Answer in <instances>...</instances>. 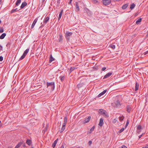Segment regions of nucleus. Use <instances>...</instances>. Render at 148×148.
<instances>
[{"instance_id": "1", "label": "nucleus", "mask_w": 148, "mask_h": 148, "mask_svg": "<svg viewBox=\"0 0 148 148\" xmlns=\"http://www.w3.org/2000/svg\"><path fill=\"white\" fill-rule=\"evenodd\" d=\"M50 86L51 87V90L53 91L55 88V83L54 82H52L50 83L48 82H47V87L48 88L49 86Z\"/></svg>"}, {"instance_id": "2", "label": "nucleus", "mask_w": 148, "mask_h": 148, "mask_svg": "<svg viewBox=\"0 0 148 148\" xmlns=\"http://www.w3.org/2000/svg\"><path fill=\"white\" fill-rule=\"evenodd\" d=\"M72 34V32L66 31L65 34V37L66 39L69 40L70 39V36H71Z\"/></svg>"}, {"instance_id": "3", "label": "nucleus", "mask_w": 148, "mask_h": 148, "mask_svg": "<svg viewBox=\"0 0 148 148\" xmlns=\"http://www.w3.org/2000/svg\"><path fill=\"white\" fill-rule=\"evenodd\" d=\"M99 113L101 114L104 115L106 117L108 116V115L106 114V112L103 110L102 109H100L99 110Z\"/></svg>"}, {"instance_id": "4", "label": "nucleus", "mask_w": 148, "mask_h": 148, "mask_svg": "<svg viewBox=\"0 0 148 148\" xmlns=\"http://www.w3.org/2000/svg\"><path fill=\"white\" fill-rule=\"evenodd\" d=\"M102 2L104 5H106L111 3V0H103Z\"/></svg>"}, {"instance_id": "5", "label": "nucleus", "mask_w": 148, "mask_h": 148, "mask_svg": "<svg viewBox=\"0 0 148 148\" xmlns=\"http://www.w3.org/2000/svg\"><path fill=\"white\" fill-rule=\"evenodd\" d=\"M112 72H109L106 74L104 77L103 79H105L110 77L112 74Z\"/></svg>"}, {"instance_id": "6", "label": "nucleus", "mask_w": 148, "mask_h": 148, "mask_svg": "<svg viewBox=\"0 0 148 148\" xmlns=\"http://www.w3.org/2000/svg\"><path fill=\"white\" fill-rule=\"evenodd\" d=\"M75 11L77 12H78L79 10V6L78 3L77 2H76L75 4Z\"/></svg>"}, {"instance_id": "7", "label": "nucleus", "mask_w": 148, "mask_h": 148, "mask_svg": "<svg viewBox=\"0 0 148 148\" xmlns=\"http://www.w3.org/2000/svg\"><path fill=\"white\" fill-rule=\"evenodd\" d=\"M37 20H38V19L37 18H36L34 19V21L32 23V26H31L32 28H33L34 27L37 21Z\"/></svg>"}, {"instance_id": "8", "label": "nucleus", "mask_w": 148, "mask_h": 148, "mask_svg": "<svg viewBox=\"0 0 148 148\" xmlns=\"http://www.w3.org/2000/svg\"><path fill=\"white\" fill-rule=\"evenodd\" d=\"M127 109V111L128 113H130L132 110V108L130 106H127L126 107Z\"/></svg>"}, {"instance_id": "9", "label": "nucleus", "mask_w": 148, "mask_h": 148, "mask_svg": "<svg viewBox=\"0 0 148 148\" xmlns=\"http://www.w3.org/2000/svg\"><path fill=\"white\" fill-rule=\"evenodd\" d=\"M91 119V116H89L88 117V118L86 119L84 121V123H87Z\"/></svg>"}, {"instance_id": "10", "label": "nucleus", "mask_w": 148, "mask_h": 148, "mask_svg": "<svg viewBox=\"0 0 148 148\" xmlns=\"http://www.w3.org/2000/svg\"><path fill=\"white\" fill-rule=\"evenodd\" d=\"M27 4L25 2H23L20 7L21 9L23 8L25 6H26Z\"/></svg>"}, {"instance_id": "11", "label": "nucleus", "mask_w": 148, "mask_h": 148, "mask_svg": "<svg viewBox=\"0 0 148 148\" xmlns=\"http://www.w3.org/2000/svg\"><path fill=\"white\" fill-rule=\"evenodd\" d=\"M107 91V90H105L102 92H101L100 93L98 96V97H101L102 95H103L105 94Z\"/></svg>"}, {"instance_id": "12", "label": "nucleus", "mask_w": 148, "mask_h": 148, "mask_svg": "<svg viewBox=\"0 0 148 148\" xmlns=\"http://www.w3.org/2000/svg\"><path fill=\"white\" fill-rule=\"evenodd\" d=\"M103 124V119L102 118H101L99 120V125L100 126H102Z\"/></svg>"}, {"instance_id": "13", "label": "nucleus", "mask_w": 148, "mask_h": 148, "mask_svg": "<svg viewBox=\"0 0 148 148\" xmlns=\"http://www.w3.org/2000/svg\"><path fill=\"white\" fill-rule=\"evenodd\" d=\"M49 17H46L44 19L43 23L44 24H46L47 22L49 21Z\"/></svg>"}, {"instance_id": "14", "label": "nucleus", "mask_w": 148, "mask_h": 148, "mask_svg": "<svg viewBox=\"0 0 148 148\" xmlns=\"http://www.w3.org/2000/svg\"><path fill=\"white\" fill-rule=\"evenodd\" d=\"M23 143V141H21L19 143L15 146V147L16 148H18Z\"/></svg>"}, {"instance_id": "15", "label": "nucleus", "mask_w": 148, "mask_h": 148, "mask_svg": "<svg viewBox=\"0 0 148 148\" xmlns=\"http://www.w3.org/2000/svg\"><path fill=\"white\" fill-rule=\"evenodd\" d=\"M115 105L116 107H119L121 106V103L119 100H117L115 103Z\"/></svg>"}, {"instance_id": "16", "label": "nucleus", "mask_w": 148, "mask_h": 148, "mask_svg": "<svg viewBox=\"0 0 148 148\" xmlns=\"http://www.w3.org/2000/svg\"><path fill=\"white\" fill-rule=\"evenodd\" d=\"M59 78L61 82H63L64 80L65 77L64 75L60 76L59 77Z\"/></svg>"}, {"instance_id": "17", "label": "nucleus", "mask_w": 148, "mask_h": 148, "mask_svg": "<svg viewBox=\"0 0 148 148\" xmlns=\"http://www.w3.org/2000/svg\"><path fill=\"white\" fill-rule=\"evenodd\" d=\"M58 140V138L53 143L52 146V147L53 148H54L55 147L57 143Z\"/></svg>"}, {"instance_id": "18", "label": "nucleus", "mask_w": 148, "mask_h": 148, "mask_svg": "<svg viewBox=\"0 0 148 148\" xmlns=\"http://www.w3.org/2000/svg\"><path fill=\"white\" fill-rule=\"evenodd\" d=\"M63 10L62 9V10H61V11H60V14H59V17H58V19L59 20H60V19L61 18V17L62 16V13L63 12Z\"/></svg>"}, {"instance_id": "19", "label": "nucleus", "mask_w": 148, "mask_h": 148, "mask_svg": "<svg viewBox=\"0 0 148 148\" xmlns=\"http://www.w3.org/2000/svg\"><path fill=\"white\" fill-rule=\"evenodd\" d=\"M54 60H55L54 58L53 57L52 55L51 54L50 55V57L49 58V62L51 63Z\"/></svg>"}, {"instance_id": "20", "label": "nucleus", "mask_w": 148, "mask_h": 148, "mask_svg": "<svg viewBox=\"0 0 148 148\" xmlns=\"http://www.w3.org/2000/svg\"><path fill=\"white\" fill-rule=\"evenodd\" d=\"M139 84H138L137 82L135 84V90L136 91L139 88Z\"/></svg>"}, {"instance_id": "21", "label": "nucleus", "mask_w": 148, "mask_h": 148, "mask_svg": "<svg viewBox=\"0 0 148 148\" xmlns=\"http://www.w3.org/2000/svg\"><path fill=\"white\" fill-rule=\"evenodd\" d=\"M21 0H17L16 3V5L14 7L15 8L16 6H18L20 4V3H21Z\"/></svg>"}, {"instance_id": "22", "label": "nucleus", "mask_w": 148, "mask_h": 148, "mask_svg": "<svg viewBox=\"0 0 148 148\" xmlns=\"http://www.w3.org/2000/svg\"><path fill=\"white\" fill-rule=\"evenodd\" d=\"M6 35V34L5 33L2 34L0 36V39H3Z\"/></svg>"}, {"instance_id": "23", "label": "nucleus", "mask_w": 148, "mask_h": 148, "mask_svg": "<svg viewBox=\"0 0 148 148\" xmlns=\"http://www.w3.org/2000/svg\"><path fill=\"white\" fill-rule=\"evenodd\" d=\"M135 6V5L134 3L131 4L130 5V8L131 10L133 9Z\"/></svg>"}, {"instance_id": "24", "label": "nucleus", "mask_w": 148, "mask_h": 148, "mask_svg": "<svg viewBox=\"0 0 148 148\" xmlns=\"http://www.w3.org/2000/svg\"><path fill=\"white\" fill-rule=\"evenodd\" d=\"M86 11L87 13L89 16H90L92 15V13L88 9H86Z\"/></svg>"}, {"instance_id": "25", "label": "nucleus", "mask_w": 148, "mask_h": 148, "mask_svg": "<svg viewBox=\"0 0 148 148\" xmlns=\"http://www.w3.org/2000/svg\"><path fill=\"white\" fill-rule=\"evenodd\" d=\"M26 143L28 145H30L32 143L31 140L29 139H27L26 141Z\"/></svg>"}, {"instance_id": "26", "label": "nucleus", "mask_w": 148, "mask_h": 148, "mask_svg": "<svg viewBox=\"0 0 148 148\" xmlns=\"http://www.w3.org/2000/svg\"><path fill=\"white\" fill-rule=\"evenodd\" d=\"M128 6V4H126L123 5L122 6V9H126Z\"/></svg>"}, {"instance_id": "27", "label": "nucleus", "mask_w": 148, "mask_h": 148, "mask_svg": "<svg viewBox=\"0 0 148 148\" xmlns=\"http://www.w3.org/2000/svg\"><path fill=\"white\" fill-rule=\"evenodd\" d=\"M29 49H27L24 52V53H23L24 55H25L26 56L27 55V53H28V52H29Z\"/></svg>"}, {"instance_id": "28", "label": "nucleus", "mask_w": 148, "mask_h": 148, "mask_svg": "<svg viewBox=\"0 0 148 148\" xmlns=\"http://www.w3.org/2000/svg\"><path fill=\"white\" fill-rule=\"evenodd\" d=\"M142 20V18H140L138 19V20H137L136 21V23L137 24H138L139 23H140Z\"/></svg>"}, {"instance_id": "29", "label": "nucleus", "mask_w": 148, "mask_h": 148, "mask_svg": "<svg viewBox=\"0 0 148 148\" xmlns=\"http://www.w3.org/2000/svg\"><path fill=\"white\" fill-rule=\"evenodd\" d=\"M77 69L75 67H71L70 68V72L71 73L72 71H73L74 70L76 69Z\"/></svg>"}, {"instance_id": "30", "label": "nucleus", "mask_w": 148, "mask_h": 148, "mask_svg": "<svg viewBox=\"0 0 148 148\" xmlns=\"http://www.w3.org/2000/svg\"><path fill=\"white\" fill-rule=\"evenodd\" d=\"M59 36H60V37L58 39L59 40V41L60 42H61L62 41V40H63L62 36L61 34H60V35H59Z\"/></svg>"}, {"instance_id": "31", "label": "nucleus", "mask_w": 148, "mask_h": 148, "mask_svg": "<svg viewBox=\"0 0 148 148\" xmlns=\"http://www.w3.org/2000/svg\"><path fill=\"white\" fill-rule=\"evenodd\" d=\"M137 130H140L142 129L143 128L141 125H139L137 126Z\"/></svg>"}, {"instance_id": "32", "label": "nucleus", "mask_w": 148, "mask_h": 148, "mask_svg": "<svg viewBox=\"0 0 148 148\" xmlns=\"http://www.w3.org/2000/svg\"><path fill=\"white\" fill-rule=\"evenodd\" d=\"M124 119V116L123 115L119 117V119L120 121H122Z\"/></svg>"}, {"instance_id": "33", "label": "nucleus", "mask_w": 148, "mask_h": 148, "mask_svg": "<svg viewBox=\"0 0 148 148\" xmlns=\"http://www.w3.org/2000/svg\"><path fill=\"white\" fill-rule=\"evenodd\" d=\"M18 10L17 8H16L15 9L12 10L11 11V13H12L16 11H18Z\"/></svg>"}, {"instance_id": "34", "label": "nucleus", "mask_w": 148, "mask_h": 148, "mask_svg": "<svg viewBox=\"0 0 148 148\" xmlns=\"http://www.w3.org/2000/svg\"><path fill=\"white\" fill-rule=\"evenodd\" d=\"M65 128V126H62V127L60 130V133L62 132L64 130Z\"/></svg>"}, {"instance_id": "35", "label": "nucleus", "mask_w": 148, "mask_h": 148, "mask_svg": "<svg viewBox=\"0 0 148 148\" xmlns=\"http://www.w3.org/2000/svg\"><path fill=\"white\" fill-rule=\"evenodd\" d=\"M110 47L113 49H114L115 48V46L112 44L110 45Z\"/></svg>"}, {"instance_id": "36", "label": "nucleus", "mask_w": 148, "mask_h": 148, "mask_svg": "<svg viewBox=\"0 0 148 148\" xmlns=\"http://www.w3.org/2000/svg\"><path fill=\"white\" fill-rule=\"evenodd\" d=\"M95 128V126H93L90 129V133H91V132L93 131Z\"/></svg>"}, {"instance_id": "37", "label": "nucleus", "mask_w": 148, "mask_h": 148, "mask_svg": "<svg viewBox=\"0 0 148 148\" xmlns=\"http://www.w3.org/2000/svg\"><path fill=\"white\" fill-rule=\"evenodd\" d=\"M26 56L25 55H24L23 54L22 55V56L20 58V60H21L23 59Z\"/></svg>"}, {"instance_id": "38", "label": "nucleus", "mask_w": 148, "mask_h": 148, "mask_svg": "<svg viewBox=\"0 0 148 148\" xmlns=\"http://www.w3.org/2000/svg\"><path fill=\"white\" fill-rule=\"evenodd\" d=\"M129 120H127L126 123V124L125 126V128H126L127 127V126L129 124Z\"/></svg>"}, {"instance_id": "39", "label": "nucleus", "mask_w": 148, "mask_h": 148, "mask_svg": "<svg viewBox=\"0 0 148 148\" xmlns=\"http://www.w3.org/2000/svg\"><path fill=\"white\" fill-rule=\"evenodd\" d=\"M67 118L66 116H65L64 119V123H66L67 122Z\"/></svg>"}, {"instance_id": "40", "label": "nucleus", "mask_w": 148, "mask_h": 148, "mask_svg": "<svg viewBox=\"0 0 148 148\" xmlns=\"http://www.w3.org/2000/svg\"><path fill=\"white\" fill-rule=\"evenodd\" d=\"M124 128H122L120 130L119 132V133H121L122 132L124 131Z\"/></svg>"}, {"instance_id": "41", "label": "nucleus", "mask_w": 148, "mask_h": 148, "mask_svg": "<svg viewBox=\"0 0 148 148\" xmlns=\"http://www.w3.org/2000/svg\"><path fill=\"white\" fill-rule=\"evenodd\" d=\"M92 143V141L91 140H90L88 142V144L90 146Z\"/></svg>"}, {"instance_id": "42", "label": "nucleus", "mask_w": 148, "mask_h": 148, "mask_svg": "<svg viewBox=\"0 0 148 148\" xmlns=\"http://www.w3.org/2000/svg\"><path fill=\"white\" fill-rule=\"evenodd\" d=\"M3 32H4L3 29V28H1L0 29V33H2Z\"/></svg>"}, {"instance_id": "43", "label": "nucleus", "mask_w": 148, "mask_h": 148, "mask_svg": "<svg viewBox=\"0 0 148 148\" xmlns=\"http://www.w3.org/2000/svg\"><path fill=\"white\" fill-rule=\"evenodd\" d=\"M3 60V57L2 56H0V61H2Z\"/></svg>"}, {"instance_id": "44", "label": "nucleus", "mask_w": 148, "mask_h": 148, "mask_svg": "<svg viewBox=\"0 0 148 148\" xmlns=\"http://www.w3.org/2000/svg\"><path fill=\"white\" fill-rule=\"evenodd\" d=\"M93 69L95 70H97L98 69V67H93Z\"/></svg>"}, {"instance_id": "45", "label": "nucleus", "mask_w": 148, "mask_h": 148, "mask_svg": "<svg viewBox=\"0 0 148 148\" xmlns=\"http://www.w3.org/2000/svg\"><path fill=\"white\" fill-rule=\"evenodd\" d=\"M106 69V67H103L102 69V71H104L105 69Z\"/></svg>"}, {"instance_id": "46", "label": "nucleus", "mask_w": 148, "mask_h": 148, "mask_svg": "<svg viewBox=\"0 0 148 148\" xmlns=\"http://www.w3.org/2000/svg\"><path fill=\"white\" fill-rule=\"evenodd\" d=\"M10 45V43L9 42H8L7 43V44L6 45V46L7 47H9V46Z\"/></svg>"}, {"instance_id": "47", "label": "nucleus", "mask_w": 148, "mask_h": 148, "mask_svg": "<svg viewBox=\"0 0 148 148\" xmlns=\"http://www.w3.org/2000/svg\"><path fill=\"white\" fill-rule=\"evenodd\" d=\"M143 133L141 135H139V136H138V138H139V139H140V138L142 136H143Z\"/></svg>"}, {"instance_id": "48", "label": "nucleus", "mask_w": 148, "mask_h": 148, "mask_svg": "<svg viewBox=\"0 0 148 148\" xmlns=\"http://www.w3.org/2000/svg\"><path fill=\"white\" fill-rule=\"evenodd\" d=\"M122 148H127V147L123 145L122 146Z\"/></svg>"}, {"instance_id": "49", "label": "nucleus", "mask_w": 148, "mask_h": 148, "mask_svg": "<svg viewBox=\"0 0 148 148\" xmlns=\"http://www.w3.org/2000/svg\"><path fill=\"white\" fill-rule=\"evenodd\" d=\"M42 24V23H41V26L40 27H44L45 26V24Z\"/></svg>"}, {"instance_id": "50", "label": "nucleus", "mask_w": 148, "mask_h": 148, "mask_svg": "<svg viewBox=\"0 0 148 148\" xmlns=\"http://www.w3.org/2000/svg\"><path fill=\"white\" fill-rule=\"evenodd\" d=\"M66 123H63V125H62L63 126H65L66 125Z\"/></svg>"}, {"instance_id": "51", "label": "nucleus", "mask_w": 148, "mask_h": 148, "mask_svg": "<svg viewBox=\"0 0 148 148\" xmlns=\"http://www.w3.org/2000/svg\"><path fill=\"white\" fill-rule=\"evenodd\" d=\"M147 53H148V51H147L146 52H145V53H144V55H146Z\"/></svg>"}, {"instance_id": "52", "label": "nucleus", "mask_w": 148, "mask_h": 148, "mask_svg": "<svg viewBox=\"0 0 148 148\" xmlns=\"http://www.w3.org/2000/svg\"><path fill=\"white\" fill-rule=\"evenodd\" d=\"M145 147H146V148H148V144L146 145Z\"/></svg>"}, {"instance_id": "53", "label": "nucleus", "mask_w": 148, "mask_h": 148, "mask_svg": "<svg viewBox=\"0 0 148 148\" xmlns=\"http://www.w3.org/2000/svg\"><path fill=\"white\" fill-rule=\"evenodd\" d=\"M23 147H25V143L23 144Z\"/></svg>"}, {"instance_id": "54", "label": "nucleus", "mask_w": 148, "mask_h": 148, "mask_svg": "<svg viewBox=\"0 0 148 148\" xmlns=\"http://www.w3.org/2000/svg\"><path fill=\"white\" fill-rule=\"evenodd\" d=\"M116 121H117V120L115 119L113 121H114V123H115V122H116Z\"/></svg>"}, {"instance_id": "55", "label": "nucleus", "mask_w": 148, "mask_h": 148, "mask_svg": "<svg viewBox=\"0 0 148 148\" xmlns=\"http://www.w3.org/2000/svg\"><path fill=\"white\" fill-rule=\"evenodd\" d=\"M71 1H72L70 0L68 2V3L69 4H70L71 3Z\"/></svg>"}, {"instance_id": "56", "label": "nucleus", "mask_w": 148, "mask_h": 148, "mask_svg": "<svg viewBox=\"0 0 148 148\" xmlns=\"http://www.w3.org/2000/svg\"><path fill=\"white\" fill-rule=\"evenodd\" d=\"M141 131V130H138V131H137V133H139V132H140Z\"/></svg>"}, {"instance_id": "57", "label": "nucleus", "mask_w": 148, "mask_h": 148, "mask_svg": "<svg viewBox=\"0 0 148 148\" xmlns=\"http://www.w3.org/2000/svg\"><path fill=\"white\" fill-rule=\"evenodd\" d=\"M93 1L94 3H96L98 2V1L96 0H93Z\"/></svg>"}, {"instance_id": "58", "label": "nucleus", "mask_w": 148, "mask_h": 148, "mask_svg": "<svg viewBox=\"0 0 148 148\" xmlns=\"http://www.w3.org/2000/svg\"><path fill=\"white\" fill-rule=\"evenodd\" d=\"M0 47L1 48V49H2V48H3L2 46H1L0 45Z\"/></svg>"}, {"instance_id": "59", "label": "nucleus", "mask_w": 148, "mask_h": 148, "mask_svg": "<svg viewBox=\"0 0 148 148\" xmlns=\"http://www.w3.org/2000/svg\"><path fill=\"white\" fill-rule=\"evenodd\" d=\"M60 148H64V146H63V145H62V146H61V147Z\"/></svg>"}, {"instance_id": "60", "label": "nucleus", "mask_w": 148, "mask_h": 148, "mask_svg": "<svg viewBox=\"0 0 148 148\" xmlns=\"http://www.w3.org/2000/svg\"><path fill=\"white\" fill-rule=\"evenodd\" d=\"M60 0H58V1H57V3H60Z\"/></svg>"}, {"instance_id": "61", "label": "nucleus", "mask_w": 148, "mask_h": 148, "mask_svg": "<svg viewBox=\"0 0 148 148\" xmlns=\"http://www.w3.org/2000/svg\"><path fill=\"white\" fill-rule=\"evenodd\" d=\"M2 126V124H0V127H1Z\"/></svg>"}, {"instance_id": "62", "label": "nucleus", "mask_w": 148, "mask_h": 148, "mask_svg": "<svg viewBox=\"0 0 148 148\" xmlns=\"http://www.w3.org/2000/svg\"><path fill=\"white\" fill-rule=\"evenodd\" d=\"M1 0H0V5L1 4Z\"/></svg>"}, {"instance_id": "63", "label": "nucleus", "mask_w": 148, "mask_h": 148, "mask_svg": "<svg viewBox=\"0 0 148 148\" xmlns=\"http://www.w3.org/2000/svg\"><path fill=\"white\" fill-rule=\"evenodd\" d=\"M147 36H148V31H147Z\"/></svg>"}, {"instance_id": "64", "label": "nucleus", "mask_w": 148, "mask_h": 148, "mask_svg": "<svg viewBox=\"0 0 148 148\" xmlns=\"http://www.w3.org/2000/svg\"><path fill=\"white\" fill-rule=\"evenodd\" d=\"M146 148V147H145V146H144L141 148Z\"/></svg>"}]
</instances>
